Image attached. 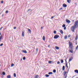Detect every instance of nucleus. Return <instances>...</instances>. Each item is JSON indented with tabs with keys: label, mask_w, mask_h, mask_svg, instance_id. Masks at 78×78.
I'll return each mask as SVG.
<instances>
[{
	"label": "nucleus",
	"mask_w": 78,
	"mask_h": 78,
	"mask_svg": "<svg viewBox=\"0 0 78 78\" xmlns=\"http://www.w3.org/2000/svg\"><path fill=\"white\" fill-rule=\"evenodd\" d=\"M78 21L77 20L76 21L74 26H72L71 28V30L73 32H75V30L76 29V28H78Z\"/></svg>",
	"instance_id": "f257e3e1"
},
{
	"label": "nucleus",
	"mask_w": 78,
	"mask_h": 78,
	"mask_svg": "<svg viewBox=\"0 0 78 78\" xmlns=\"http://www.w3.org/2000/svg\"><path fill=\"white\" fill-rule=\"evenodd\" d=\"M69 47L70 49V50H69V51H70V53H73V43H72L70 42V41H69Z\"/></svg>",
	"instance_id": "f03ea898"
},
{
	"label": "nucleus",
	"mask_w": 78,
	"mask_h": 78,
	"mask_svg": "<svg viewBox=\"0 0 78 78\" xmlns=\"http://www.w3.org/2000/svg\"><path fill=\"white\" fill-rule=\"evenodd\" d=\"M59 37V36L58 35H56L54 36V39H58Z\"/></svg>",
	"instance_id": "7ed1b4c3"
},
{
	"label": "nucleus",
	"mask_w": 78,
	"mask_h": 78,
	"mask_svg": "<svg viewBox=\"0 0 78 78\" xmlns=\"http://www.w3.org/2000/svg\"><path fill=\"white\" fill-rule=\"evenodd\" d=\"M66 21L67 22V23H70V21L68 19H66Z\"/></svg>",
	"instance_id": "20e7f679"
},
{
	"label": "nucleus",
	"mask_w": 78,
	"mask_h": 78,
	"mask_svg": "<svg viewBox=\"0 0 78 78\" xmlns=\"http://www.w3.org/2000/svg\"><path fill=\"white\" fill-rule=\"evenodd\" d=\"M62 6L64 8H66V7L67 6V5L65 4H63L62 5Z\"/></svg>",
	"instance_id": "39448f33"
},
{
	"label": "nucleus",
	"mask_w": 78,
	"mask_h": 78,
	"mask_svg": "<svg viewBox=\"0 0 78 78\" xmlns=\"http://www.w3.org/2000/svg\"><path fill=\"white\" fill-rule=\"evenodd\" d=\"M11 78V75H9L7 76V78Z\"/></svg>",
	"instance_id": "423d86ee"
},
{
	"label": "nucleus",
	"mask_w": 78,
	"mask_h": 78,
	"mask_svg": "<svg viewBox=\"0 0 78 78\" xmlns=\"http://www.w3.org/2000/svg\"><path fill=\"white\" fill-rule=\"evenodd\" d=\"M72 59H73V57H71V58H70L69 59V62H70V61H72Z\"/></svg>",
	"instance_id": "0eeeda50"
},
{
	"label": "nucleus",
	"mask_w": 78,
	"mask_h": 78,
	"mask_svg": "<svg viewBox=\"0 0 78 78\" xmlns=\"http://www.w3.org/2000/svg\"><path fill=\"white\" fill-rule=\"evenodd\" d=\"M66 59H67L66 58L65 59V61H66V67H67V66H67V60H66Z\"/></svg>",
	"instance_id": "6e6552de"
},
{
	"label": "nucleus",
	"mask_w": 78,
	"mask_h": 78,
	"mask_svg": "<svg viewBox=\"0 0 78 78\" xmlns=\"http://www.w3.org/2000/svg\"><path fill=\"white\" fill-rule=\"evenodd\" d=\"M60 32L61 34H63V31L61 30H60Z\"/></svg>",
	"instance_id": "1a4fd4ad"
},
{
	"label": "nucleus",
	"mask_w": 78,
	"mask_h": 78,
	"mask_svg": "<svg viewBox=\"0 0 78 78\" xmlns=\"http://www.w3.org/2000/svg\"><path fill=\"white\" fill-rule=\"evenodd\" d=\"M75 72L76 73H78V70L77 69H76L74 70Z\"/></svg>",
	"instance_id": "9d476101"
},
{
	"label": "nucleus",
	"mask_w": 78,
	"mask_h": 78,
	"mask_svg": "<svg viewBox=\"0 0 78 78\" xmlns=\"http://www.w3.org/2000/svg\"><path fill=\"white\" fill-rule=\"evenodd\" d=\"M67 37H68L67 35H65L64 37L65 39H67Z\"/></svg>",
	"instance_id": "9b49d317"
},
{
	"label": "nucleus",
	"mask_w": 78,
	"mask_h": 78,
	"mask_svg": "<svg viewBox=\"0 0 78 78\" xmlns=\"http://www.w3.org/2000/svg\"><path fill=\"white\" fill-rule=\"evenodd\" d=\"M55 48L56 50H58V49H59V48L58 46H55Z\"/></svg>",
	"instance_id": "f8f14e48"
},
{
	"label": "nucleus",
	"mask_w": 78,
	"mask_h": 78,
	"mask_svg": "<svg viewBox=\"0 0 78 78\" xmlns=\"http://www.w3.org/2000/svg\"><path fill=\"white\" fill-rule=\"evenodd\" d=\"M66 73H67V72H66V71H65V72H63V75H64V76L66 75Z\"/></svg>",
	"instance_id": "ddd939ff"
},
{
	"label": "nucleus",
	"mask_w": 78,
	"mask_h": 78,
	"mask_svg": "<svg viewBox=\"0 0 78 78\" xmlns=\"http://www.w3.org/2000/svg\"><path fill=\"white\" fill-rule=\"evenodd\" d=\"M22 36L24 37V32H22Z\"/></svg>",
	"instance_id": "4468645a"
},
{
	"label": "nucleus",
	"mask_w": 78,
	"mask_h": 78,
	"mask_svg": "<svg viewBox=\"0 0 78 78\" xmlns=\"http://www.w3.org/2000/svg\"><path fill=\"white\" fill-rule=\"evenodd\" d=\"M62 70H65V66H63Z\"/></svg>",
	"instance_id": "2eb2a0df"
},
{
	"label": "nucleus",
	"mask_w": 78,
	"mask_h": 78,
	"mask_svg": "<svg viewBox=\"0 0 78 78\" xmlns=\"http://www.w3.org/2000/svg\"><path fill=\"white\" fill-rule=\"evenodd\" d=\"M39 77V76L38 75H36L35 76L34 78H38Z\"/></svg>",
	"instance_id": "dca6fc26"
},
{
	"label": "nucleus",
	"mask_w": 78,
	"mask_h": 78,
	"mask_svg": "<svg viewBox=\"0 0 78 78\" xmlns=\"http://www.w3.org/2000/svg\"><path fill=\"white\" fill-rule=\"evenodd\" d=\"M43 41H45V36H43Z\"/></svg>",
	"instance_id": "f3484780"
},
{
	"label": "nucleus",
	"mask_w": 78,
	"mask_h": 78,
	"mask_svg": "<svg viewBox=\"0 0 78 78\" xmlns=\"http://www.w3.org/2000/svg\"><path fill=\"white\" fill-rule=\"evenodd\" d=\"M70 2H71V0H67V2L68 3H70Z\"/></svg>",
	"instance_id": "a211bd4d"
},
{
	"label": "nucleus",
	"mask_w": 78,
	"mask_h": 78,
	"mask_svg": "<svg viewBox=\"0 0 78 78\" xmlns=\"http://www.w3.org/2000/svg\"><path fill=\"white\" fill-rule=\"evenodd\" d=\"M49 75H51V74H53V73L51 72H49L48 73Z\"/></svg>",
	"instance_id": "6ab92c4d"
},
{
	"label": "nucleus",
	"mask_w": 78,
	"mask_h": 78,
	"mask_svg": "<svg viewBox=\"0 0 78 78\" xmlns=\"http://www.w3.org/2000/svg\"><path fill=\"white\" fill-rule=\"evenodd\" d=\"M23 53H27V51L23 50Z\"/></svg>",
	"instance_id": "aec40b11"
},
{
	"label": "nucleus",
	"mask_w": 78,
	"mask_h": 78,
	"mask_svg": "<svg viewBox=\"0 0 78 78\" xmlns=\"http://www.w3.org/2000/svg\"><path fill=\"white\" fill-rule=\"evenodd\" d=\"M45 76H46V77H48V76H50V75H49L48 74H46L45 75Z\"/></svg>",
	"instance_id": "412c9836"
},
{
	"label": "nucleus",
	"mask_w": 78,
	"mask_h": 78,
	"mask_svg": "<svg viewBox=\"0 0 78 78\" xmlns=\"http://www.w3.org/2000/svg\"><path fill=\"white\" fill-rule=\"evenodd\" d=\"M78 36L76 35V40H77V39H78Z\"/></svg>",
	"instance_id": "4be33fe9"
},
{
	"label": "nucleus",
	"mask_w": 78,
	"mask_h": 78,
	"mask_svg": "<svg viewBox=\"0 0 78 78\" xmlns=\"http://www.w3.org/2000/svg\"><path fill=\"white\" fill-rule=\"evenodd\" d=\"M28 31L30 33H31V30L29 29H28Z\"/></svg>",
	"instance_id": "5701e85b"
},
{
	"label": "nucleus",
	"mask_w": 78,
	"mask_h": 78,
	"mask_svg": "<svg viewBox=\"0 0 78 78\" xmlns=\"http://www.w3.org/2000/svg\"><path fill=\"white\" fill-rule=\"evenodd\" d=\"M56 72V71L55 70V69H54L53 70V72L54 73H55Z\"/></svg>",
	"instance_id": "b1692460"
},
{
	"label": "nucleus",
	"mask_w": 78,
	"mask_h": 78,
	"mask_svg": "<svg viewBox=\"0 0 78 78\" xmlns=\"http://www.w3.org/2000/svg\"><path fill=\"white\" fill-rule=\"evenodd\" d=\"M5 73L4 72H2L3 75H5Z\"/></svg>",
	"instance_id": "393cba45"
},
{
	"label": "nucleus",
	"mask_w": 78,
	"mask_h": 78,
	"mask_svg": "<svg viewBox=\"0 0 78 78\" xmlns=\"http://www.w3.org/2000/svg\"><path fill=\"white\" fill-rule=\"evenodd\" d=\"M14 77H16V73H14Z\"/></svg>",
	"instance_id": "a878e982"
},
{
	"label": "nucleus",
	"mask_w": 78,
	"mask_h": 78,
	"mask_svg": "<svg viewBox=\"0 0 78 78\" xmlns=\"http://www.w3.org/2000/svg\"><path fill=\"white\" fill-rule=\"evenodd\" d=\"M62 27H63V28H64V27H66V25L65 24H63L62 26Z\"/></svg>",
	"instance_id": "bb28decb"
},
{
	"label": "nucleus",
	"mask_w": 78,
	"mask_h": 78,
	"mask_svg": "<svg viewBox=\"0 0 78 78\" xmlns=\"http://www.w3.org/2000/svg\"><path fill=\"white\" fill-rule=\"evenodd\" d=\"M64 62V60H61V63H63Z\"/></svg>",
	"instance_id": "cd10ccee"
},
{
	"label": "nucleus",
	"mask_w": 78,
	"mask_h": 78,
	"mask_svg": "<svg viewBox=\"0 0 78 78\" xmlns=\"http://www.w3.org/2000/svg\"><path fill=\"white\" fill-rule=\"evenodd\" d=\"M56 30L54 31V34H56Z\"/></svg>",
	"instance_id": "c85d7f7f"
},
{
	"label": "nucleus",
	"mask_w": 78,
	"mask_h": 78,
	"mask_svg": "<svg viewBox=\"0 0 78 78\" xmlns=\"http://www.w3.org/2000/svg\"><path fill=\"white\" fill-rule=\"evenodd\" d=\"M36 51L37 53V52H38V48H37L36 49Z\"/></svg>",
	"instance_id": "c756f323"
},
{
	"label": "nucleus",
	"mask_w": 78,
	"mask_h": 78,
	"mask_svg": "<svg viewBox=\"0 0 78 78\" xmlns=\"http://www.w3.org/2000/svg\"><path fill=\"white\" fill-rule=\"evenodd\" d=\"M26 59V58H25V57H24L23 58V60H25Z\"/></svg>",
	"instance_id": "7c9ffc66"
},
{
	"label": "nucleus",
	"mask_w": 78,
	"mask_h": 78,
	"mask_svg": "<svg viewBox=\"0 0 78 78\" xmlns=\"http://www.w3.org/2000/svg\"><path fill=\"white\" fill-rule=\"evenodd\" d=\"M3 43L1 44L0 45V47H2V46H3Z\"/></svg>",
	"instance_id": "2f4dec72"
},
{
	"label": "nucleus",
	"mask_w": 78,
	"mask_h": 78,
	"mask_svg": "<svg viewBox=\"0 0 78 78\" xmlns=\"http://www.w3.org/2000/svg\"><path fill=\"white\" fill-rule=\"evenodd\" d=\"M2 38V36H1L0 37V41H1V39Z\"/></svg>",
	"instance_id": "473e14b6"
},
{
	"label": "nucleus",
	"mask_w": 78,
	"mask_h": 78,
	"mask_svg": "<svg viewBox=\"0 0 78 78\" xmlns=\"http://www.w3.org/2000/svg\"><path fill=\"white\" fill-rule=\"evenodd\" d=\"M67 77V74H66L65 76V78H66Z\"/></svg>",
	"instance_id": "72a5a7b5"
},
{
	"label": "nucleus",
	"mask_w": 78,
	"mask_h": 78,
	"mask_svg": "<svg viewBox=\"0 0 78 78\" xmlns=\"http://www.w3.org/2000/svg\"><path fill=\"white\" fill-rule=\"evenodd\" d=\"M14 64H12L11 65V67H13V66H14Z\"/></svg>",
	"instance_id": "f704fd0d"
},
{
	"label": "nucleus",
	"mask_w": 78,
	"mask_h": 78,
	"mask_svg": "<svg viewBox=\"0 0 78 78\" xmlns=\"http://www.w3.org/2000/svg\"><path fill=\"white\" fill-rule=\"evenodd\" d=\"M5 13H6V14L8 13V11L6 10V11L5 12Z\"/></svg>",
	"instance_id": "c9c22d12"
},
{
	"label": "nucleus",
	"mask_w": 78,
	"mask_h": 78,
	"mask_svg": "<svg viewBox=\"0 0 78 78\" xmlns=\"http://www.w3.org/2000/svg\"><path fill=\"white\" fill-rule=\"evenodd\" d=\"M62 8H61L59 9V11H61V10H62Z\"/></svg>",
	"instance_id": "e433bc0d"
},
{
	"label": "nucleus",
	"mask_w": 78,
	"mask_h": 78,
	"mask_svg": "<svg viewBox=\"0 0 78 78\" xmlns=\"http://www.w3.org/2000/svg\"><path fill=\"white\" fill-rule=\"evenodd\" d=\"M55 17V16H52L51 17V19H53V18H54V17Z\"/></svg>",
	"instance_id": "4c0bfd02"
},
{
	"label": "nucleus",
	"mask_w": 78,
	"mask_h": 78,
	"mask_svg": "<svg viewBox=\"0 0 78 78\" xmlns=\"http://www.w3.org/2000/svg\"><path fill=\"white\" fill-rule=\"evenodd\" d=\"M58 64H59L60 63V62H59V61H58L57 62Z\"/></svg>",
	"instance_id": "58836bf2"
},
{
	"label": "nucleus",
	"mask_w": 78,
	"mask_h": 78,
	"mask_svg": "<svg viewBox=\"0 0 78 78\" xmlns=\"http://www.w3.org/2000/svg\"><path fill=\"white\" fill-rule=\"evenodd\" d=\"M48 63H49V64H50V63H51V61H50L48 62Z\"/></svg>",
	"instance_id": "ea45409f"
},
{
	"label": "nucleus",
	"mask_w": 78,
	"mask_h": 78,
	"mask_svg": "<svg viewBox=\"0 0 78 78\" xmlns=\"http://www.w3.org/2000/svg\"><path fill=\"white\" fill-rule=\"evenodd\" d=\"M30 10H31V9H28V11H27V12H28H28L30 11Z\"/></svg>",
	"instance_id": "a19ab883"
},
{
	"label": "nucleus",
	"mask_w": 78,
	"mask_h": 78,
	"mask_svg": "<svg viewBox=\"0 0 78 78\" xmlns=\"http://www.w3.org/2000/svg\"><path fill=\"white\" fill-rule=\"evenodd\" d=\"M64 30H66V27H64Z\"/></svg>",
	"instance_id": "79ce46f5"
},
{
	"label": "nucleus",
	"mask_w": 78,
	"mask_h": 78,
	"mask_svg": "<svg viewBox=\"0 0 78 78\" xmlns=\"http://www.w3.org/2000/svg\"><path fill=\"white\" fill-rule=\"evenodd\" d=\"M3 28V27H2L1 28H0V30H2V28Z\"/></svg>",
	"instance_id": "37998d69"
},
{
	"label": "nucleus",
	"mask_w": 78,
	"mask_h": 78,
	"mask_svg": "<svg viewBox=\"0 0 78 78\" xmlns=\"http://www.w3.org/2000/svg\"><path fill=\"white\" fill-rule=\"evenodd\" d=\"M71 35L70 34L68 35V38H69L70 37V36Z\"/></svg>",
	"instance_id": "c03bdc74"
},
{
	"label": "nucleus",
	"mask_w": 78,
	"mask_h": 78,
	"mask_svg": "<svg viewBox=\"0 0 78 78\" xmlns=\"http://www.w3.org/2000/svg\"><path fill=\"white\" fill-rule=\"evenodd\" d=\"M1 3H3V1H1Z\"/></svg>",
	"instance_id": "a18cd8bd"
},
{
	"label": "nucleus",
	"mask_w": 78,
	"mask_h": 78,
	"mask_svg": "<svg viewBox=\"0 0 78 78\" xmlns=\"http://www.w3.org/2000/svg\"><path fill=\"white\" fill-rule=\"evenodd\" d=\"M14 29H16V27H14Z\"/></svg>",
	"instance_id": "49530a36"
},
{
	"label": "nucleus",
	"mask_w": 78,
	"mask_h": 78,
	"mask_svg": "<svg viewBox=\"0 0 78 78\" xmlns=\"http://www.w3.org/2000/svg\"><path fill=\"white\" fill-rule=\"evenodd\" d=\"M3 16H4V14H3L2 15V17H3Z\"/></svg>",
	"instance_id": "de8ad7c7"
},
{
	"label": "nucleus",
	"mask_w": 78,
	"mask_h": 78,
	"mask_svg": "<svg viewBox=\"0 0 78 78\" xmlns=\"http://www.w3.org/2000/svg\"><path fill=\"white\" fill-rule=\"evenodd\" d=\"M41 29H42V28H43V27H41Z\"/></svg>",
	"instance_id": "09e8293b"
},
{
	"label": "nucleus",
	"mask_w": 78,
	"mask_h": 78,
	"mask_svg": "<svg viewBox=\"0 0 78 78\" xmlns=\"http://www.w3.org/2000/svg\"><path fill=\"white\" fill-rule=\"evenodd\" d=\"M48 47H50V45H48Z\"/></svg>",
	"instance_id": "8fccbe9b"
},
{
	"label": "nucleus",
	"mask_w": 78,
	"mask_h": 78,
	"mask_svg": "<svg viewBox=\"0 0 78 78\" xmlns=\"http://www.w3.org/2000/svg\"><path fill=\"white\" fill-rule=\"evenodd\" d=\"M73 22H74V20H72Z\"/></svg>",
	"instance_id": "3c124183"
},
{
	"label": "nucleus",
	"mask_w": 78,
	"mask_h": 78,
	"mask_svg": "<svg viewBox=\"0 0 78 78\" xmlns=\"http://www.w3.org/2000/svg\"><path fill=\"white\" fill-rule=\"evenodd\" d=\"M67 68H69V66H66Z\"/></svg>",
	"instance_id": "603ef678"
},
{
	"label": "nucleus",
	"mask_w": 78,
	"mask_h": 78,
	"mask_svg": "<svg viewBox=\"0 0 78 78\" xmlns=\"http://www.w3.org/2000/svg\"><path fill=\"white\" fill-rule=\"evenodd\" d=\"M77 42H76V45H77Z\"/></svg>",
	"instance_id": "864d4df0"
},
{
	"label": "nucleus",
	"mask_w": 78,
	"mask_h": 78,
	"mask_svg": "<svg viewBox=\"0 0 78 78\" xmlns=\"http://www.w3.org/2000/svg\"><path fill=\"white\" fill-rule=\"evenodd\" d=\"M21 61H22V58H21Z\"/></svg>",
	"instance_id": "5fc2aeb1"
},
{
	"label": "nucleus",
	"mask_w": 78,
	"mask_h": 78,
	"mask_svg": "<svg viewBox=\"0 0 78 78\" xmlns=\"http://www.w3.org/2000/svg\"><path fill=\"white\" fill-rule=\"evenodd\" d=\"M1 35V33L0 32V36Z\"/></svg>",
	"instance_id": "6e6d98bb"
},
{
	"label": "nucleus",
	"mask_w": 78,
	"mask_h": 78,
	"mask_svg": "<svg viewBox=\"0 0 78 78\" xmlns=\"http://www.w3.org/2000/svg\"><path fill=\"white\" fill-rule=\"evenodd\" d=\"M69 65H70V62H69Z\"/></svg>",
	"instance_id": "4d7b16f0"
},
{
	"label": "nucleus",
	"mask_w": 78,
	"mask_h": 78,
	"mask_svg": "<svg viewBox=\"0 0 78 78\" xmlns=\"http://www.w3.org/2000/svg\"><path fill=\"white\" fill-rule=\"evenodd\" d=\"M76 78H78V77H77Z\"/></svg>",
	"instance_id": "13d9d810"
},
{
	"label": "nucleus",
	"mask_w": 78,
	"mask_h": 78,
	"mask_svg": "<svg viewBox=\"0 0 78 78\" xmlns=\"http://www.w3.org/2000/svg\"><path fill=\"white\" fill-rule=\"evenodd\" d=\"M1 66V65H0V66Z\"/></svg>",
	"instance_id": "bf43d9fd"
},
{
	"label": "nucleus",
	"mask_w": 78,
	"mask_h": 78,
	"mask_svg": "<svg viewBox=\"0 0 78 78\" xmlns=\"http://www.w3.org/2000/svg\"><path fill=\"white\" fill-rule=\"evenodd\" d=\"M5 29H6V28H5Z\"/></svg>",
	"instance_id": "052dcab7"
}]
</instances>
